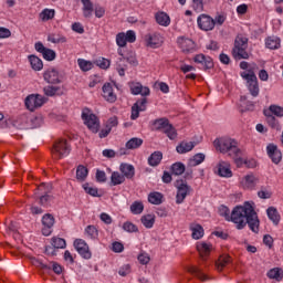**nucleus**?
I'll return each mask as SVG.
<instances>
[{
    "label": "nucleus",
    "instance_id": "obj_1",
    "mask_svg": "<svg viewBox=\"0 0 283 283\" xmlns=\"http://www.w3.org/2000/svg\"><path fill=\"white\" fill-rule=\"evenodd\" d=\"M219 216H222L228 222L231 221L237 224V229L239 230L244 229L248 224L253 233L260 232V219L258 218V212H255V209L249 202H245L243 206H237L232 212L227 206H220Z\"/></svg>",
    "mask_w": 283,
    "mask_h": 283
},
{
    "label": "nucleus",
    "instance_id": "obj_2",
    "mask_svg": "<svg viewBox=\"0 0 283 283\" xmlns=\"http://www.w3.org/2000/svg\"><path fill=\"white\" fill-rule=\"evenodd\" d=\"M213 147L220 154H228V156H240L242 154V150L238 148V142L230 137L214 139Z\"/></svg>",
    "mask_w": 283,
    "mask_h": 283
},
{
    "label": "nucleus",
    "instance_id": "obj_3",
    "mask_svg": "<svg viewBox=\"0 0 283 283\" xmlns=\"http://www.w3.org/2000/svg\"><path fill=\"white\" fill-rule=\"evenodd\" d=\"M249 38L243 34H238L234 39V46L232 49V56L235 61H242V59H249Z\"/></svg>",
    "mask_w": 283,
    "mask_h": 283
},
{
    "label": "nucleus",
    "instance_id": "obj_4",
    "mask_svg": "<svg viewBox=\"0 0 283 283\" xmlns=\"http://www.w3.org/2000/svg\"><path fill=\"white\" fill-rule=\"evenodd\" d=\"M242 78L247 81L248 90L251 96H258L260 94V86L258 85V76L253 70H248L241 73Z\"/></svg>",
    "mask_w": 283,
    "mask_h": 283
},
{
    "label": "nucleus",
    "instance_id": "obj_5",
    "mask_svg": "<svg viewBox=\"0 0 283 283\" xmlns=\"http://www.w3.org/2000/svg\"><path fill=\"white\" fill-rule=\"evenodd\" d=\"M70 154V144H67V139H57L53 144L52 156L55 160H61V158L67 156Z\"/></svg>",
    "mask_w": 283,
    "mask_h": 283
},
{
    "label": "nucleus",
    "instance_id": "obj_6",
    "mask_svg": "<svg viewBox=\"0 0 283 283\" xmlns=\"http://www.w3.org/2000/svg\"><path fill=\"white\" fill-rule=\"evenodd\" d=\"M175 187L177 189L176 203L182 205L185 202V198L191 193V186L187 185V181L181 179L175 182Z\"/></svg>",
    "mask_w": 283,
    "mask_h": 283
},
{
    "label": "nucleus",
    "instance_id": "obj_7",
    "mask_svg": "<svg viewBox=\"0 0 283 283\" xmlns=\"http://www.w3.org/2000/svg\"><path fill=\"white\" fill-rule=\"evenodd\" d=\"M82 119L84 120V125L87 126L93 134H98L101 123L98 122V117H96V115L86 109L82 113Z\"/></svg>",
    "mask_w": 283,
    "mask_h": 283
},
{
    "label": "nucleus",
    "instance_id": "obj_8",
    "mask_svg": "<svg viewBox=\"0 0 283 283\" xmlns=\"http://www.w3.org/2000/svg\"><path fill=\"white\" fill-rule=\"evenodd\" d=\"M38 191H41V193L35 192V196L39 197V205H41L42 207H48V205H50V200H52V196H50V191H52V184H45L42 182L39 187H38Z\"/></svg>",
    "mask_w": 283,
    "mask_h": 283
},
{
    "label": "nucleus",
    "instance_id": "obj_9",
    "mask_svg": "<svg viewBox=\"0 0 283 283\" xmlns=\"http://www.w3.org/2000/svg\"><path fill=\"white\" fill-rule=\"evenodd\" d=\"M45 101H48V99L45 97H43V95L31 94L25 97L24 105H25L27 109H29L30 112H34V109H36L39 107H43V104L45 103Z\"/></svg>",
    "mask_w": 283,
    "mask_h": 283
},
{
    "label": "nucleus",
    "instance_id": "obj_10",
    "mask_svg": "<svg viewBox=\"0 0 283 283\" xmlns=\"http://www.w3.org/2000/svg\"><path fill=\"white\" fill-rule=\"evenodd\" d=\"M198 27L205 32H209L216 28V20L208 14H200L197 19Z\"/></svg>",
    "mask_w": 283,
    "mask_h": 283
},
{
    "label": "nucleus",
    "instance_id": "obj_11",
    "mask_svg": "<svg viewBox=\"0 0 283 283\" xmlns=\"http://www.w3.org/2000/svg\"><path fill=\"white\" fill-rule=\"evenodd\" d=\"M145 41L147 48H153L154 50H156V48H160L163 43H165V39L163 38V35L156 32L146 34Z\"/></svg>",
    "mask_w": 283,
    "mask_h": 283
},
{
    "label": "nucleus",
    "instance_id": "obj_12",
    "mask_svg": "<svg viewBox=\"0 0 283 283\" xmlns=\"http://www.w3.org/2000/svg\"><path fill=\"white\" fill-rule=\"evenodd\" d=\"M266 154L274 165L282 163V151L277 148V145L269 144L266 146Z\"/></svg>",
    "mask_w": 283,
    "mask_h": 283
},
{
    "label": "nucleus",
    "instance_id": "obj_13",
    "mask_svg": "<svg viewBox=\"0 0 283 283\" xmlns=\"http://www.w3.org/2000/svg\"><path fill=\"white\" fill-rule=\"evenodd\" d=\"M128 87L130 90V94L134 96H138V94H140V96H149L151 94L149 87L143 86L139 82H129Z\"/></svg>",
    "mask_w": 283,
    "mask_h": 283
},
{
    "label": "nucleus",
    "instance_id": "obj_14",
    "mask_svg": "<svg viewBox=\"0 0 283 283\" xmlns=\"http://www.w3.org/2000/svg\"><path fill=\"white\" fill-rule=\"evenodd\" d=\"M43 78L50 85H56L61 83V75L59 74V71L54 67H50L44 71Z\"/></svg>",
    "mask_w": 283,
    "mask_h": 283
},
{
    "label": "nucleus",
    "instance_id": "obj_15",
    "mask_svg": "<svg viewBox=\"0 0 283 283\" xmlns=\"http://www.w3.org/2000/svg\"><path fill=\"white\" fill-rule=\"evenodd\" d=\"M74 248L76 249L77 253L84 258V260H90L92 258V252H90V245L82 240V239H76L74 241Z\"/></svg>",
    "mask_w": 283,
    "mask_h": 283
},
{
    "label": "nucleus",
    "instance_id": "obj_16",
    "mask_svg": "<svg viewBox=\"0 0 283 283\" xmlns=\"http://www.w3.org/2000/svg\"><path fill=\"white\" fill-rule=\"evenodd\" d=\"M146 109H147V97H143L132 106L130 119L136 120V118L140 116V112H145Z\"/></svg>",
    "mask_w": 283,
    "mask_h": 283
},
{
    "label": "nucleus",
    "instance_id": "obj_17",
    "mask_svg": "<svg viewBox=\"0 0 283 283\" xmlns=\"http://www.w3.org/2000/svg\"><path fill=\"white\" fill-rule=\"evenodd\" d=\"M102 91H103L102 96L103 98H105V101H107V103H116L117 96L114 93V88L109 83H105L102 87Z\"/></svg>",
    "mask_w": 283,
    "mask_h": 283
},
{
    "label": "nucleus",
    "instance_id": "obj_18",
    "mask_svg": "<svg viewBox=\"0 0 283 283\" xmlns=\"http://www.w3.org/2000/svg\"><path fill=\"white\" fill-rule=\"evenodd\" d=\"M193 61L202 65L203 70H211V67H213V59L205 56V54L196 55Z\"/></svg>",
    "mask_w": 283,
    "mask_h": 283
},
{
    "label": "nucleus",
    "instance_id": "obj_19",
    "mask_svg": "<svg viewBox=\"0 0 283 283\" xmlns=\"http://www.w3.org/2000/svg\"><path fill=\"white\" fill-rule=\"evenodd\" d=\"M259 181L260 179H258V177L251 174L243 177V179L241 180V185L243 189H253L255 188V185H258Z\"/></svg>",
    "mask_w": 283,
    "mask_h": 283
},
{
    "label": "nucleus",
    "instance_id": "obj_20",
    "mask_svg": "<svg viewBox=\"0 0 283 283\" xmlns=\"http://www.w3.org/2000/svg\"><path fill=\"white\" fill-rule=\"evenodd\" d=\"M218 172L221 178H231L233 176V172H231V168L228 163L220 161L218 165Z\"/></svg>",
    "mask_w": 283,
    "mask_h": 283
},
{
    "label": "nucleus",
    "instance_id": "obj_21",
    "mask_svg": "<svg viewBox=\"0 0 283 283\" xmlns=\"http://www.w3.org/2000/svg\"><path fill=\"white\" fill-rule=\"evenodd\" d=\"M120 171L124 178H127L128 180H132V178L136 176V169L134 168L133 165H129V164H122Z\"/></svg>",
    "mask_w": 283,
    "mask_h": 283
},
{
    "label": "nucleus",
    "instance_id": "obj_22",
    "mask_svg": "<svg viewBox=\"0 0 283 283\" xmlns=\"http://www.w3.org/2000/svg\"><path fill=\"white\" fill-rule=\"evenodd\" d=\"M45 96H63V87L49 85L43 88Z\"/></svg>",
    "mask_w": 283,
    "mask_h": 283
},
{
    "label": "nucleus",
    "instance_id": "obj_23",
    "mask_svg": "<svg viewBox=\"0 0 283 283\" xmlns=\"http://www.w3.org/2000/svg\"><path fill=\"white\" fill-rule=\"evenodd\" d=\"M155 19L158 23V25H163L164 28H167L171 23V19L169 18V14L166 12H157L155 14Z\"/></svg>",
    "mask_w": 283,
    "mask_h": 283
},
{
    "label": "nucleus",
    "instance_id": "obj_24",
    "mask_svg": "<svg viewBox=\"0 0 283 283\" xmlns=\"http://www.w3.org/2000/svg\"><path fill=\"white\" fill-rule=\"evenodd\" d=\"M178 43L182 52H192L193 48H196V44L192 42L191 39L180 38L178 40Z\"/></svg>",
    "mask_w": 283,
    "mask_h": 283
},
{
    "label": "nucleus",
    "instance_id": "obj_25",
    "mask_svg": "<svg viewBox=\"0 0 283 283\" xmlns=\"http://www.w3.org/2000/svg\"><path fill=\"white\" fill-rule=\"evenodd\" d=\"M268 213V218L273 222V224H275V227H277V224H280V212H277V209L275 207H270L266 210Z\"/></svg>",
    "mask_w": 283,
    "mask_h": 283
},
{
    "label": "nucleus",
    "instance_id": "obj_26",
    "mask_svg": "<svg viewBox=\"0 0 283 283\" xmlns=\"http://www.w3.org/2000/svg\"><path fill=\"white\" fill-rule=\"evenodd\" d=\"M190 231H192L193 240H200L205 235V229L198 223H191Z\"/></svg>",
    "mask_w": 283,
    "mask_h": 283
},
{
    "label": "nucleus",
    "instance_id": "obj_27",
    "mask_svg": "<svg viewBox=\"0 0 283 283\" xmlns=\"http://www.w3.org/2000/svg\"><path fill=\"white\" fill-rule=\"evenodd\" d=\"M266 275L270 280H275L276 282H282L283 270L281 268H273L268 272Z\"/></svg>",
    "mask_w": 283,
    "mask_h": 283
},
{
    "label": "nucleus",
    "instance_id": "obj_28",
    "mask_svg": "<svg viewBox=\"0 0 283 283\" xmlns=\"http://www.w3.org/2000/svg\"><path fill=\"white\" fill-rule=\"evenodd\" d=\"M197 251L199 252L201 260H206L207 255H209V253H211V245H209L205 242L198 243Z\"/></svg>",
    "mask_w": 283,
    "mask_h": 283
},
{
    "label": "nucleus",
    "instance_id": "obj_29",
    "mask_svg": "<svg viewBox=\"0 0 283 283\" xmlns=\"http://www.w3.org/2000/svg\"><path fill=\"white\" fill-rule=\"evenodd\" d=\"M280 38L277 36H269L265 40V48L269 50H280Z\"/></svg>",
    "mask_w": 283,
    "mask_h": 283
},
{
    "label": "nucleus",
    "instance_id": "obj_30",
    "mask_svg": "<svg viewBox=\"0 0 283 283\" xmlns=\"http://www.w3.org/2000/svg\"><path fill=\"white\" fill-rule=\"evenodd\" d=\"M83 3V14L85 19H90L92 17V12H94V3L91 0H82Z\"/></svg>",
    "mask_w": 283,
    "mask_h": 283
},
{
    "label": "nucleus",
    "instance_id": "obj_31",
    "mask_svg": "<svg viewBox=\"0 0 283 283\" xmlns=\"http://www.w3.org/2000/svg\"><path fill=\"white\" fill-rule=\"evenodd\" d=\"M188 273L196 275V277L201 280V282H207V280H209V276H207L205 273H202V270L198 266L188 268Z\"/></svg>",
    "mask_w": 283,
    "mask_h": 283
},
{
    "label": "nucleus",
    "instance_id": "obj_32",
    "mask_svg": "<svg viewBox=\"0 0 283 283\" xmlns=\"http://www.w3.org/2000/svg\"><path fill=\"white\" fill-rule=\"evenodd\" d=\"M161 160H163V154L160 151H155L149 156L148 165H150V167H158Z\"/></svg>",
    "mask_w": 283,
    "mask_h": 283
},
{
    "label": "nucleus",
    "instance_id": "obj_33",
    "mask_svg": "<svg viewBox=\"0 0 283 283\" xmlns=\"http://www.w3.org/2000/svg\"><path fill=\"white\" fill-rule=\"evenodd\" d=\"M196 147V144L193 142H182L180 145L177 146V153L178 154H187V151H191Z\"/></svg>",
    "mask_w": 283,
    "mask_h": 283
},
{
    "label": "nucleus",
    "instance_id": "obj_34",
    "mask_svg": "<svg viewBox=\"0 0 283 283\" xmlns=\"http://www.w3.org/2000/svg\"><path fill=\"white\" fill-rule=\"evenodd\" d=\"M29 61L31 63L32 70H34L35 72H40V70H43V61H41V59H39L38 56L29 55Z\"/></svg>",
    "mask_w": 283,
    "mask_h": 283
},
{
    "label": "nucleus",
    "instance_id": "obj_35",
    "mask_svg": "<svg viewBox=\"0 0 283 283\" xmlns=\"http://www.w3.org/2000/svg\"><path fill=\"white\" fill-rule=\"evenodd\" d=\"M169 125V119L167 118H159L154 122V127L157 132H165Z\"/></svg>",
    "mask_w": 283,
    "mask_h": 283
},
{
    "label": "nucleus",
    "instance_id": "obj_36",
    "mask_svg": "<svg viewBox=\"0 0 283 283\" xmlns=\"http://www.w3.org/2000/svg\"><path fill=\"white\" fill-rule=\"evenodd\" d=\"M202 163H205V154L199 153L189 159L188 167H198V165H202Z\"/></svg>",
    "mask_w": 283,
    "mask_h": 283
},
{
    "label": "nucleus",
    "instance_id": "obj_37",
    "mask_svg": "<svg viewBox=\"0 0 283 283\" xmlns=\"http://www.w3.org/2000/svg\"><path fill=\"white\" fill-rule=\"evenodd\" d=\"M266 116V123L272 129H277L280 130V122L277 118H275L274 115H271L269 112H264Z\"/></svg>",
    "mask_w": 283,
    "mask_h": 283
},
{
    "label": "nucleus",
    "instance_id": "obj_38",
    "mask_svg": "<svg viewBox=\"0 0 283 283\" xmlns=\"http://www.w3.org/2000/svg\"><path fill=\"white\" fill-rule=\"evenodd\" d=\"M164 198L165 197L160 192H150L148 195V202H150V205H163Z\"/></svg>",
    "mask_w": 283,
    "mask_h": 283
},
{
    "label": "nucleus",
    "instance_id": "obj_39",
    "mask_svg": "<svg viewBox=\"0 0 283 283\" xmlns=\"http://www.w3.org/2000/svg\"><path fill=\"white\" fill-rule=\"evenodd\" d=\"M48 41L50 43H67V38L60 33H51L48 35Z\"/></svg>",
    "mask_w": 283,
    "mask_h": 283
},
{
    "label": "nucleus",
    "instance_id": "obj_40",
    "mask_svg": "<svg viewBox=\"0 0 283 283\" xmlns=\"http://www.w3.org/2000/svg\"><path fill=\"white\" fill-rule=\"evenodd\" d=\"M230 263H231V256L227 254L221 255L218 262L216 263L217 270L222 271V269H224V266H227V264H230Z\"/></svg>",
    "mask_w": 283,
    "mask_h": 283
},
{
    "label": "nucleus",
    "instance_id": "obj_41",
    "mask_svg": "<svg viewBox=\"0 0 283 283\" xmlns=\"http://www.w3.org/2000/svg\"><path fill=\"white\" fill-rule=\"evenodd\" d=\"M130 211L134 213V216H140V213L145 211V206L142 201H135L133 205H130Z\"/></svg>",
    "mask_w": 283,
    "mask_h": 283
},
{
    "label": "nucleus",
    "instance_id": "obj_42",
    "mask_svg": "<svg viewBox=\"0 0 283 283\" xmlns=\"http://www.w3.org/2000/svg\"><path fill=\"white\" fill-rule=\"evenodd\" d=\"M143 145V139L133 137L126 143V149H138Z\"/></svg>",
    "mask_w": 283,
    "mask_h": 283
},
{
    "label": "nucleus",
    "instance_id": "obj_43",
    "mask_svg": "<svg viewBox=\"0 0 283 283\" xmlns=\"http://www.w3.org/2000/svg\"><path fill=\"white\" fill-rule=\"evenodd\" d=\"M156 222V217L154 214H146L142 217V223L146 229H151L154 227V223Z\"/></svg>",
    "mask_w": 283,
    "mask_h": 283
},
{
    "label": "nucleus",
    "instance_id": "obj_44",
    "mask_svg": "<svg viewBox=\"0 0 283 283\" xmlns=\"http://www.w3.org/2000/svg\"><path fill=\"white\" fill-rule=\"evenodd\" d=\"M45 271H53L56 273V275H61L63 273V266L61 264L52 261L46 263V270Z\"/></svg>",
    "mask_w": 283,
    "mask_h": 283
},
{
    "label": "nucleus",
    "instance_id": "obj_45",
    "mask_svg": "<svg viewBox=\"0 0 283 283\" xmlns=\"http://www.w3.org/2000/svg\"><path fill=\"white\" fill-rule=\"evenodd\" d=\"M111 182L114 187H116V185H123V182H125V176L115 171L111 176Z\"/></svg>",
    "mask_w": 283,
    "mask_h": 283
},
{
    "label": "nucleus",
    "instance_id": "obj_46",
    "mask_svg": "<svg viewBox=\"0 0 283 283\" xmlns=\"http://www.w3.org/2000/svg\"><path fill=\"white\" fill-rule=\"evenodd\" d=\"M185 164L182 163H175L172 166H171V174L172 176H182V174L185 172Z\"/></svg>",
    "mask_w": 283,
    "mask_h": 283
},
{
    "label": "nucleus",
    "instance_id": "obj_47",
    "mask_svg": "<svg viewBox=\"0 0 283 283\" xmlns=\"http://www.w3.org/2000/svg\"><path fill=\"white\" fill-rule=\"evenodd\" d=\"M51 245H52L53 249H65L66 243H65L64 239L53 237L51 239Z\"/></svg>",
    "mask_w": 283,
    "mask_h": 283
},
{
    "label": "nucleus",
    "instance_id": "obj_48",
    "mask_svg": "<svg viewBox=\"0 0 283 283\" xmlns=\"http://www.w3.org/2000/svg\"><path fill=\"white\" fill-rule=\"evenodd\" d=\"M166 130H164V134H166V136H168V138L170 140H176V138H178V133L176 132V128L174 127V125H169L166 126Z\"/></svg>",
    "mask_w": 283,
    "mask_h": 283
},
{
    "label": "nucleus",
    "instance_id": "obj_49",
    "mask_svg": "<svg viewBox=\"0 0 283 283\" xmlns=\"http://www.w3.org/2000/svg\"><path fill=\"white\" fill-rule=\"evenodd\" d=\"M118 61H119V63L122 61H127V63H129V65H133L134 67H136L138 65V60L136 59L135 53H130L129 55H127L125 57H119Z\"/></svg>",
    "mask_w": 283,
    "mask_h": 283
},
{
    "label": "nucleus",
    "instance_id": "obj_50",
    "mask_svg": "<svg viewBox=\"0 0 283 283\" xmlns=\"http://www.w3.org/2000/svg\"><path fill=\"white\" fill-rule=\"evenodd\" d=\"M77 63H78L80 70H82V72H90V70H92V67H94L92 62L85 61L83 59L77 60Z\"/></svg>",
    "mask_w": 283,
    "mask_h": 283
},
{
    "label": "nucleus",
    "instance_id": "obj_51",
    "mask_svg": "<svg viewBox=\"0 0 283 283\" xmlns=\"http://www.w3.org/2000/svg\"><path fill=\"white\" fill-rule=\"evenodd\" d=\"M40 19L42 21H50L51 19H54V10H52V9H44L40 13Z\"/></svg>",
    "mask_w": 283,
    "mask_h": 283
},
{
    "label": "nucleus",
    "instance_id": "obj_52",
    "mask_svg": "<svg viewBox=\"0 0 283 283\" xmlns=\"http://www.w3.org/2000/svg\"><path fill=\"white\" fill-rule=\"evenodd\" d=\"M42 224L49 229H52L54 227V217L50 213L44 214L42 218Z\"/></svg>",
    "mask_w": 283,
    "mask_h": 283
},
{
    "label": "nucleus",
    "instance_id": "obj_53",
    "mask_svg": "<svg viewBox=\"0 0 283 283\" xmlns=\"http://www.w3.org/2000/svg\"><path fill=\"white\" fill-rule=\"evenodd\" d=\"M88 170L85 168V166H78L76 169V178L77 180H85L87 178Z\"/></svg>",
    "mask_w": 283,
    "mask_h": 283
},
{
    "label": "nucleus",
    "instance_id": "obj_54",
    "mask_svg": "<svg viewBox=\"0 0 283 283\" xmlns=\"http://www.w3.org/2000/svg\"><path fill=\"white\" fill-rule=\"evenodd\" d=\"M272 116H277L279 118H282L283 116V107L277 105H271L269 108Z\"/></svg>",
    "mask_w": 283,
    "mask_h": 283
},
{
    "label": "nucleus",
    "instance_id": "obj_55",
    "mask_svg": "<svg viewBox=\"0 0 283 283\" xmlns=\"http://www.w3.org/2000/svg\"><path fill=\"white\" fill-rule=\"evenodd\" d=\"M85 233L91 238V240H94L98 237V230H96V227L94 226H87L85 229Z\"/></svg>",
    "mask_w": 283,
    "mask_h": 283
},
{
    "label": "nucleus",
    "instance_id": "obj_56",
    "mask_svg": "<svg viewBox=\"0 0 283 283\" xmlns=\"http://www.w3.org/2000/svg\"><path fill=\"white\" fill-rule=\"evenodd\" d=\"M124 231H127L128 233H138V227L129 221L125 222L123 224Z\"/></svg>",
    "mask_w": 283,
    "mask_h": 283
},
{
    "label": "nucleus",
    "instance_id": "obj_57",
    "mask_svg": "<svg viewBox=\"0 0 283 283\" xmlns=\"http://www.w3.org/2000/svg\"><path fill=\"white\" fill-rule=\"evenodd\" d=\"M42 55L45 61H54V59H56V52L52 49H46Z\"/></svg>",
    "mask_w": 283,
    "mask_h": 283
},
{
    "label": "nucleus",
    "instance_id": "obj_58",
    "mask_svg": "<svg viewBox=\"0 0 283 283\" xmlns=\"http://www.w3.org/2000/svg\"><path fill=\"white\" fill-rule=\"evenodd\" d=\"M83 188L90 196H93L94 198L98 197V188L91 187L90 184H85Z\"/></svg>",
    "mask_w": 283,
    "mask_h": 283
},
{
    "label": "nucleus",
    "instance_id": "obj_59",
    "mask_svg": "<svg viewBox=\"0 0 283 283\" xmlns=\"http://www.w3.org/2000/svg\"><path fill=\"white\" fill-rule=\"evenodd\" d=\"M116 43L119 48H125V45H127V38L125 33H118L116 35Z\"/></svg>",
    "mask_w": 283,
    "mask_h": 283
},
{
    "label": "nucleus",
    "instance_id": "obj_60",
    "mask_svg": "<svg viewBox=\"0 0 283 283\" xmlns=\"http://www.w3.org/2000/svg\"><path fill=\"white\" fill-rule=\"evenodd\" d=\"M31 262H32L33 266L41 269V271H46V269H48V263H45L39 259H32Z\"/></svg>",
    "mask_w": 283,
    "mask_h": 283
},
{
    "label": "nucleus",
    "instance_id": "obj_61",
    "mask_svg": "<svg viewBox=\"0 0 283 283\" xmlns=\"http://www.w3.org/2000/svg\"><path fill=\"white\" fill-rule=\"evenodd\" d=\"M205 0H192V8L196 12H202L205 10Z\"/></svg>",
    "mask_w": 283,
    "mask_h": 283
},
{
    "label": "nucleus",
    "instance_id": "obj_62",
    "mask_svg": "<svg viewBox=\"0 0 283 283\" xmlns=\"http://www.w3.org/2000/svg\"><path fill=\"white\" fill-rule=\"evenodd\" d=\"M97 65L102 70H107L111 65V62H109V60L102 57L101 60H97Z\"/></svg>",
    "mask_w": 283,
    "mask_h": 283
},
{
    "label": "nucleus",
    "instance_id": "obj_63",
    "mask_svg": "<svg viewBox=\"0 0 283 283\" xmlns=\"http://www.w3.org/2000/svg\"><path fill=\"white\" fill-rule=\"evenodd\" d=\"M263 244H265V247H269V249H273V237H271L270 234H265L263 237Z\"/></svg>",
    "mask_w": 283,
    "mask_h": 283
},
{
    "label": "nucleus",
    "instance_id": "obj_64",
    "mask_svg": "<svg viewBox=\"0 0 283 283\" xmlns=\"http://www.w3.org/2000/svg\"><path fill=\"white\" fill-rule=\"evenodd\" d=\"M151 259L149 258V254L147 253H142L138 255V261L142 263V264H149V261Z\"/></svg>",
    "mask_w": 283,
    "mask_h": 283
}]
</instances>
